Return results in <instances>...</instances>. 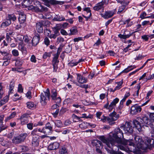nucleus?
Masks as SVG:
<instances>
[{"label":"nucleus","mask_w":154,"mask_h":154,"mask_svg":"<svg viewBox=\"0 0 154 154\" xmlns=\"http://www.w3.org/2000/svg\"><path fill=\"white\" fill-rule=\"evenodd\" d=\"M122 129L120 127L115 129L114 132L109 133L108 138L102 136L99 138L110 148H111L112 145L116 143H122L124 145H128L130 146L128 148L129 150L131 151L135 150L136 146L138 149L142 150L154 147V140L148 137L145 138V141H143L141 138L139 136L135 137L134 141L132 139L123 140L124 138Z\"/></svg>","instance_id":"nucleus-1"},{"label":"nucleus","mask_w":154,"mask_h":154,"mask_svg":"<svg viewBox=\"0 0 154 154\" xmlns=\"http://www.w3.org/2000/svg\"><path fill=\"white\" fill-rule=\"evenodd\" d=\"M60 154H67V151L65 147H62L60 151Z\"/></svg>","instance_id":"nucleus-46"},{"label":"nucleus","mask_w":154,"mask_h":154,"mask_svg":"<svg viewBox=\"0 0 154 154\" xmlns=\"http://www.w3.org/2000/svg\"><path fill=\"white\" fill-rule=\"evenodd\" d=\"M18 91L20 93H22L23 91V89L22 88V85L20 84L18 85Z\"/></svg>","instance_id":"nucleus-59"},{"label":"nucleus","mask_w":154,"mask_h":154,"mask_svg":"<svg viewBox=\"0 0 154 154\" xmlns=\"http://www.w3.org/2000/svg\"><path fill=\"white\" fill-rule=\"evenodd\" d=\"M77 79L78 82L81 84L85 83L87 82V79L81 75L77 74Z\"/></svg>","instance_id":"nucleus-14"},{"label":"nucleus","mask_w":154,"mask_h":154,"mask_svg":"<svg viewBox=\"0 0 154 154\" xmlns=\"http://www.w3.org/2000/svg\"><path fill=\"white\" fill-rule=\"evenodd\" d=\"M36 3L38 5V7L34 6L31 5L29 7V10H32L38 12H41L47 10V8L42 6L39 2L36 1Z\"/></svg>","instance_id":"nucleus-4"},{"label":"nucleus","mask_w":154,"mask_h":154,"mask_svg":"<svg viewBox=\"0 0 154 154\" xmlns=\"http://www.w3.org/2000/svg\"><path fill=\"white\" fill-rule=\"evenodd\" d=\"M26 17L25 15L23 12H20L19 14L18 20L20 23H23L25 21Z\"/></svg>","instance_id":"nucleus-20"},{"label":"nucleus","mask_w":154,"mask_h":154,"mask_svg":"<svg viewBox=\"0 0 154 154\" xmlns=\"http://www.w3.org/2000/svg\"><path fill=\"white\" fill-rule=\"evenodd\" d=\"M136 68V67L135 66H128V67L125 69L124 70H123L121 73L123 72H128L129 71L133 70L134 68Z\"/></svg>","instance_id":"nucleus-27"},{"label":"nucleus","mask_w":154,"mask_h":154,"mask_svg":"<svg viewBox=\"0 0 154 154\" xmlns=\"http://www.w3.org/2000/svg\"><path fill=\"white\" fill-rule=\"evenodd\" d=\"M130 95V94L129 92H126L124 97L120 101V104L121 105H122L123 103L125 101L126 99L129 97Z\"/></svg>","instance_id":"nucleus-32"},{"label":"nucleus","mask_w":154,"mask_h":154,"mask_svg":"<svg viewBox=\"0 0 154 154\" xmlns=\"http://www.w3.org/2000/svg\"><path fill=\"white\" fill-rule=\"evenodd\" d=\"M16 115V112H12L11 114L9 116L7 117L5 120V121L6 122L8 120H10L12 118H14Z\"/></svg>","instance_id":"nucleus-34"},{"label":"nucleus","mask_w":154,"mask_h":154,"mask_svg":"<svg viewBox=\"0 0 154 154\" xmlns=\"http://www.w3.org/2000/svg\"><path fill=\"white\" fill-rule=\"evenodd\" d=\"M55 125L58 127L60 128L63 126V125L61 121L60 120H57L54 122Z\"/></svg>","instance_id":"nucleus-40"},{"label":"nucleus","mask_w":154,"mask_h":154,"mask_svg":"<svg viewBox=\"0 0 154 154\" xmlns=\"http://www.w3.org/2000/svg\"><path fill=\"white\" fill-rule=\"evenodd\" d=\"M133 124L135 128L140 131L141 130V125L140 122L137 120H133Z\"/></svg>","instance_id":"nucleus-18"},{"label":"nucleus","mask_w":154,"mask_h":154,"mask_svg":"<svg viewBox=\"0 0 154 154\" xmlns=\"http://www.w3.org/2000/svg\"><path fill=\"white\" fill-rule=\"evenodd\" d=\"M105 4V2L103 1L97 4L96 6L94 7L93 8L94 10L96 11H98L100 10L101 9L102 10H103V5Z\"/></svg>","instance_id":"nucleus-16"},{"label":"nucleus","mask_w":154,"mask_h":154,"mask_svg":"<svg viewBox=\"0 0 154 154\" xmlns=\"http://www.w3.org/2000/svg\"><path fill=\"white\" fill-rule=\"evenodd\" d=\"M121 144V145H116L115 144V143L113 145H112V146L114 145H115V146H117L118 147V149H120L121 150H125V148L123 146L121 145V144H122V143H120Z\"/></svg>","instance_id":"nucleus-54"},{"label":"nucleus","mask_w":154,"mask_h":154,"mask_svg":"<svg viewBox=\"0 0 154 154\" xmlns=\"http://www.w3.org/2000/svg\"><path fill=\"white\" fill-rule=\"evenodd\" d=\"M40 35L38 34H36L33 38L32 40V45L33 46H35L39 43Z\"/></svg>","instance_id":"nucleus-13"},{"label":"nucleus","mask_w":154,"mask_h":154,"mask_svg":"<svg viewBox=\"0 0 154 154\" xmlns=\"http://www.w3.org/2000/svg\"><path fill=\"white\" fill-rule=\"evenodd\" d=\"M32 137V144L34 146H37L39 144V136Z\"/></svg>","instance_id":"nucleus-19"},{"label":"nucleus","mask_w":154,"mask_h":154,"mask_svg":"<svg viewBox=\"0 0 154 154\" xmlns=\"http://www.w3.org/2000/svg\"><path fill=\"white\" fill-rule=\"evenodd\" d=\"M58 58L57 56L55 57L54 56L52 60L53 64L57 65V64L58 63L59 61L58 60Z\"/></svg>","instance_id":"nucleus-49"},{"label":"nucleus","mask_w":154,"mask_h":154,"mask_svg":"<svg viewBox=\"0 0 154 154\" xmlns=\"http://www.w3.org/2000/svg\"><path fill=\"white\" fill-rule=\"evenodd\" d=\"M44 43L47 45H49L50 41L48 38L46 37L44 39Z\"/></svg>","instance_id":"nucleus-60"},{"label":"nucleus","mask_w":154,"mask_h":154,"mask_svg":"<svg viewBox=\"0 0 154 154\" xmlns=\"http://www.w3.org/2000/svg\"><path fill=\"white\" fill-rule=\"evenodd\" d=\"M77 64V62H73V61H70L68 64L69 66L71 67H73V66H76Z\"/></svg>","instance_id":"nucleus-53"},{"label":"nucleus","mask_w":154,"mask_h":154,"mask_svg":"<svg viewBox=\"0 0 154 154\" xmlns=\"http://www.w3.org/2000/svg\"><path fill=\"white\" fill-rule=\"evenodd\" d=\"M84 10L86 11L88 14V16L86 17L85 16H83V17L85 18H87V19L90 18L91 15V11L90 10V8H85L84 9Z\"/></svg>","instance_id":"nucleus-30"},{"label":"nucleus","mask_w":154,"mask_h":154,"mask_svg":"<svg viewBox=\"0 0 154 154\" xmlns=\"http://www.w3.org/2000/svg\"><path fill=\"white\" fill-rule=\"evenodd\" d=\"M0 54H1L0 55L3 56L2 59L4 60L2 66H7L10 62L12 55L7 51H4L0 50Z\"/></svg>","instance_id":"nucleus-2"},{"label":"nucleus","mask_w":154,"mask_h":154,"mask_svg":"<svg viewBox=\"0 0 154 154\" xmlns=\"http://www.w3.org/2000/svg\"><path fill=\"white\" fill-rule=\"evenodd\" d=\"M30 60L32 62L34 63H35L36 62V57L34 55H32L31 56L30 58Z\"/></svg>","instance_id":"nucleus-57"},{"label":"nucleus","mask_w":154,"mask_h":154,"mask_svg":"<svg viewBox=\"0 0 154 154\" xmlns=\"http://www.w3.org/2000/svg\"><path fill=\"white\" fill-rule=\"evenodd\" d=\"M54 20L56 21H63L65 20V18L63 16L59 15H56L54 18Z\"/></svg>","instance_id":"nucleus-24"},{"label":"nucleus","mask_w":154,"mask_h":154,"mask_svg":"<svg viewBox=\"0 0 154 154\" xmlns=\"http://www.w3.org/2000/svg\"><path fill=\"white\" fill-rule=\"evenodd\" d=\"M21 38L22 39V38L23 37V40L24 41L26 42L28 44L30 43L29 41L31 39V38L30 37H28L27 35H25L23 36H21Z\"/></svg>","instance_id":"nucleus-36"},{"label":"nucleus","mask_w":154,"mask_h":154,"mask_svg":"<svg viewBox=\"0 0 154 154\" xmlns=\"http://www.w3.org/2000/svg\"><path fill=\"white\" fill-rule=\"evenodd\" d=\"M58 32L57 31H56L55 32L54 34H51V35H49V38H53V39H55L58 35Z\"/></svg>","instance_id":"nucleus-45"},{"label":"nucleus","mask_w":154,"mask_h":154,"mask_svg":"<svg viewBox=\"0 0 154 154\" xmlns=\"http://www.w3.org/2000/svg\"><path fill=\"white\" fill-rule=\"evenodd\" d=\"M23 62V60L21 59H20L19 58H17L16 60V62H15V65L17 66H21Z\"/></svg>","instance_id":"nucleus-33"},{"label":"nucleus","mask_w":154,"mask_h":154,"mask_svg":"<svg viewBox=\"0 0 154 154\" xmlns=\"http://www.w3.org/2000/svg\"><path fill=\"white\" fill-rule=\"evenodd\" d=\"M116 83L118 85L114 89V91L119 90L120 88H121L122 85L123 83V80H122L121 81L116 82Z\"/></svg>","instance_id":"nucleus-38"},{"label":"nucleus","mask_w":154,"mask_h":154,"mask_svg":"<svg viewBox=\"0 0 154 154\" xmlns=\"http://www.w3.org/2000/svg\"><path fill=\"white\" fill-rule=\"evenodd\" d=\"M32 0H24L22 3V5L26 8H28L29 9V7L31 5H30L32 4Z\"/></svg>","instance_id":"nucleus-21"},{"label":"nucleus","mask_w":154,"mask_h":154,"mask_svg":"<svg viewBox=\"0 0 154 154\" xmlns=\"http://www.w3.org/2000/svg\"><path fill=\"white\" fill-rule=\"evenodd\" d=\"M109 117L106 118V120L110 124L111 122L117 120L119 117V115L118 114L114 111L110 113L109 115Z\"/></svg>","instance_id":"nucleus-5"},{"label":"nucleus","mask_w":154,"mask_h":154,"mask_svg":"<svg viewBox=\"0 0 154 154\" xmlns=\"http://www.w3.org/2000/svg\"><path fill=\"white\" fill-rule=\"evenodd\" d=\"M25 139V137L23 134L14 137L12 140L13 142L15 143H19L23 141Z\"/></svg>","instance_id":"nucleus-11"},{"label":"nucleus","mask_w":154,"mask_h":154,"mask_svg":"<svg viewBox=\"0 0 154 154\" xmlns=\"http://www.w3.org/2000/svg\"><path fill=\"white\" fill-rule=\"evenodd\" d=\"M12 53L13 56L14 57H17L19 55L18 51L16 49H14L12 50Z\"/></svg>","instance_id":"nucleus-42"},{"label":"nucleus","mask_w":154,"mask_h":154,"mask_svg":"<svg viewBox=\"0 0 154 154\" xmlns=\"http://www.w3.org/2000/svg\"><path fill=\"white\" fill-rule=\"evenodd\" d=\"M27 107L29 109H33L36 108V105L33 102H28L26 103Z\"/></svg>","instance_id":"nucleus-22"},{"label":"nucleus","mask_w":154,"mask_h":154,"mask_svg":"<svg viewBox=\"0 0 154 154\" xmlns=\"http://www.w3.org/2000/svg\"><path fill=\"white\" fill-rule=\"evenodd\" d=\"M145 119H140V122H141L140 123L141 125V127L143 126H144L146 124L147 122H146L144 121Z\"/></svg>","instance_id":"nucleus-55"},{"label":"nucleus","mask_w":154,"mask_h":154,"mask_svg":"<svg viewBox=\"0 0 154 154\" xmlns=\"http://www.w3.org/2000/svg\"><path fill=\"white\" fill-rule=\"evenodd\" d=\"M60 146L59 143L55 142L51 144L48 146V149L50 150H55L58 148Z\"/></svg>","instance_id":"nucleus-15"},{"label":"nucleus","mask_w":154,"mask_h":154,"mask_svg":"<svg viewBox=\"0 0 154 154\" xmlns=\"http://www.w3.org/2000/svg\"><path fill=\"white\" fill-rule=\"evenodd\" d=\"M45 128L51 131H52V127L49 122H48L46 124L45 127Z\"/></svg>","instance_id":"nucleus-52"},{"label":"nucleus","mask_w":154,"mask_h":154,"mask_svg":"<svg viewBox=\"0 0 154 154\" xmlns=\"http://www.w3.org/2000/svg\"><path fill=\"white\" fill-rule=\"evenodd\" d=\"M146 13H143L140 15V17L141 19H144L146 18L149 17H146Z\"/></svg>","instance_id":"nucleus-62"},{"label":"nucleus","mask_w":154,"mask_h":154,"mask_svg":"<svg viewBox=\"0 0 154 154\" xmlns=\"http://www.w3.org/2000/svg\"><path fill=\"white\" fill-rule=\"evenodd\" d=\"M142 110L140 106L137 104L133 105L131 107V113L132 115H134L138 112H140Z\"/></svg>","instance_id":"nucleus-10"},{"label":"nucleus","mask_w":154,"mask_h":154,"mask_svg":"<svg viewBox=\"0 0 154 154\" xmlns=\"http://www.w3.org/2000/svg\"><path fill=\"white\" fill-rule=\"evenodd\" d=\"M11 23V21L8 20L7 19H6V20L2 23L1 25V26L2 27H4L10 25Z\"/></svg>","instance_id":"nucleus-29"},{"label":"nucleus","mask_w":154,"mask_h":154,"mask_svg":"<svg viewBox=\"0 0 154 154\" xmlns=\"http://www.w3.org/2000/svg\"><path fill=\"white\" fill-rule=\"evenodd\" d=\"M51 97L53 100H54L56 103H59L61 102V99L60 97H57L56 90L53 89L51 91Z\"/></svg>","instance_id":"nucleus-9"},{"label":"nucleus","mask_w":154,"mask_h":154,"mask_svg":"<svg viewBox=\"0 0 154 154\" xmlns=\"http://www.w3.org/2000/svg\"><path fill=\"white\" fill-rule=\"evenodd\" d=\"M119 99L117 98H116L113 100L109 105V103L107 102L104 106V108L108 109L110 110H112L115 107L116 104L119 102Z\"/></svg>","instance_id":"nucleus-6"},{"label":"nucleus","mask_w":154,"mask_h":154,"mask_svg":"<svg viewBox=\"0 0 154 154\" xmlns=\"http://www.w3.org/2000/svg\"><path fill=\"white\" fill-rule=\"evenodd\" d=\"M69 25V23H67L66 22L61 24V27H62V28L65 29L68 27Z\"/></svg>","instance_id":"nucleus-56"},{"label":"nucleus","mask_w":154,"mask_h":154,"mask_svg":"<svg viewBox=\"0 0 154 154\" xmlns=\"http://www.w3.org/2000/svg\"><path fill=\"white\" fill-rule=\"evenodd\" d=\"M137 31L135 32H137L138 31H140L142 30V28L141 27V25L140 24H138L136 26Z\"/></svg>","instance_id":"nucleus-58"},{"label":"nucleus","mask_w":154,"mask_h":154,"mask_svg":"<svg viewBox=\"0 0 154 154\" xmlns=\"http://www.w3.org/2000/svg\"><path fill=\"white\" fill-rule=\"evenodd\" d=\"M7 127V126L6 125H3V123L1 124H0V132L5 129Z\"/></svg>","instance_id":"nucleus-51"},{"label":"nucleus","mask_w":154,"mask_h":154,"mask_svg":"<svg viewBox=\"0 0 154 154\" xmlns=\"http://www.w3.org/2000/svg\"><path fill=\"white\" fill-rule=\"evenodd\" d=\"M38 131L36 128L34 129L31 132V134L32 136V137H37L36 136H38L37 135Z\"/></svg>","instance_id":"nucleus-43"},{"label":"nucleus","mask_w":154,"mask_h":154,"mask_svg":"<svg viewBox=\"0 0 154 154\" xmlns=\"http://www.w3.org/2000/svg\"><path fill=\"white\" fill-rule=\"evenodd\" d=\"M7 19L11 21V20L14 21L16 20V17L15 15L14 14H8Z\"/></svg>","instance_id":"nucleus-35"},{"label":"nucleus","mask_w":154,"mask_h":154,"mask_svg":"<svg viewBox=\"0 0 154 154\" xmlns=\"http://www.w3.org/2000/svg\"><path fill=\"white\" fill-rule=\"evenodd\" d=\"M9 99V96L7 95L4 97L2 100H1L3 104H5L6 102H7Z\"/></svg>","instance_id":"nucleus-48"},{"label":"nucleus","mask_w":154,"mask_h":154,"mask_svg":"<svg viewBox=\"0 0 154 154\" xmlns=\"http://www.w3.org/2000/svg\"><path fill=\"white\" fill-rule=\"evenodd\" d=\"M14 82H11L10 84V88L9 91V94L12 93L13 91V89L14 87Z\"/></svg>","instance_id":"nucleus-31"},{"label":"nucleus","mask_w":154,"mask_h":154,"mask_svg":"<svg viewBox=\"0 0 154 154\" xmlns=\"http://www.w3.org/2000/svg\"><path fill=\"white\" fill-rule=\"evenodd\" d=\"M18 48L22 52L26 51V48L22 42H21L19 43Z\"/></svg>","instance_id":"nucleus-23"},{"label":"nucleus","mask_w":154,"mask_h":154,"mask_svg":"<svg viewBox=\"0 0 154 154\" xmlns=\"http://www.w3.org/2000/svg\"><path fill=\"white\" fill-rule=\"evenodd\" d=\"M114 14V13L112 11H109L106 12L103 17L106 19L108 18L112 17Z\"/></svg>","instance_id":"nucleus-25"},{"label":"nucleus","mask_w":154,"mask_h":154,"mask_svg":"<svg viewBox=\"0 0 154 154\" xmlns=\"http://www.w3.org/2000/svg\"><path fill=\"white\" fill-rule=\"evenodd\" d=\"M134 32H133L132 33H131L130 32H129V34L127 35H122V34H119L118 35V36L119 37L121 38H122L124 39H126V38H128L130 36L132 35V34Z\"/></svg>","instance_id":"nucleus-28"},{"label":"nucleus","mask_w":154,"mask_h":154,"mask_svg":"<svg viewBox=\"0 0 154 154\" xmlns=\"http://www.w3.org/2000/svg\"><path fill=\"white\" fill-rule=\"evenodd\" d=\"M51 130L47 129V128H43V133L45 134L46 135L49 134L51 132Z\"/></svg>","instance_id":"nucleus-47"},{"label":"nucleus","mask_w":154,"mask_h":154,"mask_svg":"<svg viewBox=\"0 0 154 154\" xmlns=\"http://www.w3.org/2000/svg\"><path fill=\"white\" fill-rule=\"evenodd\" d=\"M38 131L36 128L34 129L31 132V134L32 136V137H37L36 136H38L37 135Z\"/></svg>","instance_id":"nucleus-44"},{"label":"nucleus","mask_w":154,"mask_h":154,"mask_svg":"<svg viewBox=\"0 0 154 154\" xmlns=\"http://www.w3.org/2000/svg\"><path fill=\"white\" fill-rule=\"evenodd\" d=\"M92 143L94 146L96 147V150L97 152L101 153L102 152L101 149L102 148V143L98 140H94L92 141Z\"/></svg>","instance_id":"nucleus-7"},{"label":"nucleus","mask_w":154,"mask_h":154,"mask_svg":"<svg viewBox=\"0 0 154 154\" xmlns=\"http://www.w3.org/2000/svg\"><path fill=\"white\" fill-rule=\"evenodd\" d=\"M122 5H121L119 7L118 11L117 12L118 14H119L123 12V11L125 10V8L126 6L127 5L124 4Z\"/></svg>","instance_id":"nucleus-39"},{"label":"nucleus","mask_w":154,"mask_h":154,"mask_svg":"<svg viewBox=\"0 0 154 154\" xmlns=\"http://www.w3.org/2000/svg\"><path fill=\"white\" fill-rule=\"evenodd\" d=\"M43 23L42 22H40L36 24V28L37 31L39 33H41L43 31Z\"/></svg>","instance_id":"nucleus-17"},{"label":"nucleus","mask_w":154,"mask_h":154,"mask_svg":"<svg viewBox=\"0 0 154 154\" xmlns=\"http://www.w3.org/2000/svg\"><path fill=\"white\" fill-rule=\"evenodd\" d=\"M71 123V122L69 120H66L64 122V124L65 125L68 126L70 125Z\"/></svg>","instance_id":"nucleus-61"},{"label":"nucleus","mask_w":154,"mask_h":154,"mask_svg":"<svg viewBox=\"0 0 154 154\" xmlns=\"http://www.w3.org/2000/svg\"><path fill=\"white\" fill-rule=\"evenodd\" d=\"M50 95V90L49 88H47L46 91H44L43 93H41L40 96L41 99L40 102L43 105H45L47 101L49 100Z\"/></svg>","instance_id":"nucleus-3"},{"label":"nucleus","mask_w":154,"mask_h":154,"mask_svg":"<svg viewBox=\"0 0 154 154\" xmlns=\"http://www.w3.org/2000/svg\"><path fill=\"white\" fill-rule=\"evenodd\" d=\"M118 3H120L121 4H124L125 5H128L129 3L128 1H125L123 0H116Z\"/></svg>","instance_id":"nucleus-41"},{"label":"nucleus","mask_w":154,"mask_h":154,"mask_svg":"<svg viewBox=\"0 0 154 154\" xmlns=\"http://www.w3.org/2000/svg\"><path fill=\"white\" fill-rule=\"evenodd\" d=\"M33 124L32 123H29L27 124V128L31 130L33 128Z\"/></svg>","instance_id":"nucleus-63"},{"label":"nucleus","mask_w":154,"mask_h":154,"mask_svg":"<svg viewBox=\"0 0 154 154\" xmlns=\"http://www.w3.org/2000/svg\"><path fill=\"white\" fill-rule=\"evenodd\" d=\"M51 55V53L50 52H45L43 55V57L44 59H46L48 57H50Z\"/></svg>","instance_id":"nucleus-50"},{"label":"nucleus","mask_w":154,"mask_h":154,"mask_svg":"<svg viewBox=\"0 0 154 154\" xmlns=\"http://www.w3.org/2000/svg\"><path fill=\"white\" fill-rule=\"evenodd\" d=\"M120 128L125 131L131 133L133 132V129L131 123L129 122H126L125 125H122Z\"/></svg>","instance_id":"nucleus-8"},{"label":"nucleus","mask_w":154,"mask_h":154,"mask_svg":"<svg viewBox=\"0 0 154 154\" xmlns=\"http://www.w3.org/2000/svg\"><path fill=\"white\" fill-rule=\"evenodd\" d=\"M90 125L89 123L86 122H82L79 125V127L81 128L84 129L87 128Z\"/></svg>","instance_id":"nucleus-26"},{"label":"nucleus","mask_w":154,"mask_h":154,"mask_svg":"<svg viewBox=\"0 0 154 154\" xmlns=\"http://www.w3.org/2000/svg\"><path fill=\"white\" fill-rule=\"evenodd\" d=\"M45 34L48 36L49 37V35L51 34V32L50 30L47 29L45 31Z\"/></svg>","instance_id":"nucleus-64"},{"label":"nucleus","mask_w":154,"mask_h":154,"mask_svg":"<svg viewBox=\"0 0 154 154\" xmlns=\"http://www.w3.org/2000/svg\"><path fill=\"white\" fill-rule=\"evenodd\" d=\"M70 33H69V35H74L77 32V30L76 27H73L71 28L70 30Z\"/></svg>","instance_id":"nucleus-37"},{"label":"nucleus","mask_w":154,"mask_h":154,"mask_svg":"<svg viewBox=\"0 0 154 154\" xmlns=\"http://www.w3.org/2000/svg\"><path fill=\"white\" fill-rule=\"evenodd\" d=\"M29 114L26 113L21 115L20 118L21 121V124L22 125H24L26 124L28 122V116Z\"/></svg>","instance_id":"nucleus-12"}]
</instances>
